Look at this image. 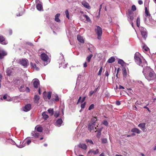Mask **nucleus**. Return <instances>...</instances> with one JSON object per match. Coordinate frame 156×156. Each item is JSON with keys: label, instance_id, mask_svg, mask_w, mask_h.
<instances>
[{"label": "nucleus", "instance_id": "f257e3e1", "mask_svg": "<svg viewBox=\"0 0 156 156\" xmlns=\"http://www.w3.org/2000/svg\"><path fill=\"white\" fill-rule=\"evenodd\" d=\"M143 72L146 78L148 81L154 80L156 79V75L153 70L149 67L144 68Z\"/></svg>", "mask_w": 156, "mask_h": 156}, {"label": "nucleus", "instance_id": "f03ea898", "mask_svg": "<svg viewBox=\"0 0 156 156\" xmlns=\"http://www.w3.org/2000/svg\"><path fill=\"white\" fill-rule=\"evenodd\" d=\"M140 55L137 52L135 54L134 59L136 63L139 66L143 67L144 68L147 66V63L144 59H141L140 58Z\"/></svg>", "mask_w": 156, "mask_h": 156}, {"label": "nucleus", "instance_id": "7ed1b4c3", "mask_svg": "<svg viewBox=\"0 0 156 156\" xmlns=\"http://www.w3.org/2000/svg\"><path fill=\"white\" fill-rule=\"evenodd\" d=\"M95 30L96 33L98 35V38L99 40L100 39L102 33V28L99 26H97Z\"/></svg>", "mask_w": 156, "mask_h": 156}, {"label": "nucleus", "instance_id": "20e7f679", "mask_svg": "<svg viewBox=\"0 0 156 156\" xmlns=\"http://www.w3.org/2000/svg\"><path fill=\"white\" fill-rule=\"evenodd\" d=\"M58 62L59 64V67L62 66L63 68H65L67 67V63L65 62V60L63 56L61 57L58 60Z\"/></svg>", "mask_w": 156, "mask_h": 156}, {"label": "nucleus", "instance_id": "39448f33", "mask_svg": "<svg viewBox=\"0 0 156 156\" xmlns=\"http://www.w3.org/2000/svg\"><path fill=\"white\" fill-rule=\"evenodd\" d=\"M140 29L142 37L145 39H146L147 37V32L146 29L142 27H140Z\"/></svg>", "mask_w": 156, "mask_h": 156}, {"label": "nucleus", "instance_id": "423d86ee", "mask_svg": "<svg viewBox=\"0 0 156 156\" xmlns=\"http://www.w3.org/2000/svg\"><path fill=\"white\" fill-rule=\"evenodd\" d=\"M21 65L26 67L28 64V61L27 59H22L20 61Z\"/></svg>", "mask_w": 156, "mask_h": 156}, {"label": "nucleus", "instance_id": "0eeeda50", "mask_svg": "<svg viewBox=\"0 0 156 156\" xmlns=\"http://www.w3.org/2000/svg\"><path fill=\"white\" fill-rule=\"evenodd\" d=\"M14 83L16 84H23V80L22 79L17 78L16 79L13 81Z\"/></svg>", "mask_w": 156, "mask_h": 156}, {"label": "nucleus", "instance_id": "6e6552de", "mask_svg": "<svg viewBox=\"0 0 156 156\" xmlns=\"http://www.w3.org/2000/svg\"><path fill=\"white\" fill-rule=\"evenodd\" d=\"M31 108V105L30 104H27L23 108V110L24 111L27 112L29 111Z\"/></svg>", "mask_w": 156, "mask_h": 156}, {"label": "nucleus", "instance_id": "1a4fd4ad", "mask_svg": "<svg viewBox=\"0 0 156 156\" xmlns=\"http://www.w3.org/2000/svg\"><path fill=\"white\" fill-rule=\"evenodd\" d=\"M33 82L34 87L36 88H37L40 84L39 80L37 79H34L33 80Z\"/></svg>", "mask_w": 156, "mask_h": 156}, {"label": "nucleus", "instance_id": "9d476101", "mask_svg": "<svg viewBox=\"0 0 156 156\" xmlns=\"http://www.w3.org/2000/svg\"><path fill=\"white\" fill-rule=\"evenodd\" d=\"M41 59L44 62L48 61V56L45 53H43L41 54Z\"/></svg>", "mask_w": 156, "mask_h": 156}, {"label": "nucleus", "instance_id": "9b49d317", "mask_svg": "<svg viewBox=\"0 0 156 156\" xmlns=\"http://www.w3.org/2000/svg\"><path fill=\"white\" fill-rule=\"evenodd\" d=\"M82 5L85 8L88 9H90L91 8L89 3L86 1L84 0L81 2Z\"/></svg>", "mask_w": 156, "mask_h": 156}, {"label": "nucleus", "instance_id": "f8f14e48", "mask_svg": "<svg viewBox=\"0 0 156 156\" xmlns=\"http://www.w3.org/2000/svg\"><path fill=\"white\" fill-rule=\"evenodd\" d=\"M96 120H95V121L92 123L89 124L88 126V128L89 129L92 130L94 129L96 124Z\"/></svg>", "mask_w": 156, "mask_h": 156}, {"label": "nucleus", "instance_id": "ddd939ff", "mask_svg": "<svg viewBox=\"0 0 156 156\" xmlns=\"http://www.w3.org/2000/svg\"><path fill=\"white\" fill-rule=\"evenodd\" d=\"M0 43L3 44H6L8 42L5 41V38L2 35H0Z\"/></svg>", "mask_w": 156, "mask_h": 156}, {"label": "nucleus", "instance_id": "4468645a", "mask_svg": "<svg viewBox=\"0 0 156 156\" xmlns=\"http://www.w3.org/2000/svg\"><path fill=\"white\" fill-rule=\"evenodd\" d=\"M6 55L7 53L5 51L2 50H0V60L3 59Z\"/></svg>", "mask_w": 156, "mask_h": 156}, {"label": "nucleus", "instance_id": "2eb2a0df", "mask_svg": "<svg viewBox=\"0 0 156 156\" xmlns=\"http://www.w3.org/2000/svg\"><path fill=\"white\" fill-rule=\"evenodd\" d=\"M63 121L61 119H59L56 121L55 124L58 127L61 126V124L62 123Z\"/></svg>", "mask_w": 156, "mask_h": 156}, {"label": "nucleus", "instance_id": "dca6fc26", "mask_svg": "<svg viewBox=\"0 0 156 156\" xmlns=\"http://www.w3.org/2000/svg\"><path fill=\"white\" fill-rule=\"evenodd\" d=\"M39 134L37 133L36 131H32L31 133V135L33 138H37L39 136Z\"/></svg>", "mask_w": 156, "mask_h": 156}, {"label": "nucleus", "instance_id": "f3484780", "mask_svg": "<svg viewBox=\"0 0 156 156\" xmlns=\"http://www.w3.org/2000/svg\"><path fill=\"white\" fill-rule=\"evenodd\" d=\"M145 123H140L138 125V126L144 131H145Z\"/></svg>", "mask_w": 156, "mask_h": 156}, {"label": "nucleus", "instance_id": "a211bd4d", "mask_svg": "<svg viewBox=\"0 0 156 156\" xmlns=\"http://www.w3.org/2000/svg\"><path fill=\"white\" fill-rule=\"evenodd\" d=\"M78 41L80 42L83 43L84 42V39L83 37L80 35H78L77 36Z\"/></svg>", "mask_w": 156, "mask_h": 156}, {"label": "nucleus", "instance_id": "6ab92c4d", "mask_svg": "<svg viewBox=\"0 0 156 156\" xmlns=\"http://www.w3.org/2000/svg\"><path fill=\"white\" fill-rule=\"evenodd\" d=\"M35 129L38 132H41L43 131V129L42 127L37 126L35 128Z\"/></svg>", "mask_w": 156, "mask_h": 156}, {"label": "nucleus", "instance_id": "aec40b11", "mask_svg": "<svg viewBox=\"0 0 156 156\" xmlns=\"http://www.w3.org/2000/svg\"><path fill=\"white\" fill-rule=\"evenodd\" d=\"M131 131L133 133H136L137 134H139L140 133V131L137 128H133L132 129Z\"/></svg>", "mask_w": 156, "mask_h": 156}, {"label": "nucleus", "instance_id": "412c9836", "mask_svg": "<svg viewBox=\"0 0 156 156\" xmlns=\"http://www.w3.org/2000/svg\"><path fill=\"white\" fill-rule=\"evenodd\" d=\"M36 8L39 11H41L43 9V6L41 4L38 3L37 5Z\"/></svg>", "mask_w": 156, "mask_h": 156}, {"label": "nucleus", "instance_id": "4be33fe9", "mask_svg": "<svg viewBox=\"0 0 156 156\" xmlns=\"http://www.w3.org/2000/svg\"><path fill=\"white\" fill-rule=\"evenodd\" d=\"M40 98L39 96L37 95H35L34 97V102L36 103H38Z\"/></svg>", "mask_w": 156, "mask_h": 156}, {"label": "nucleus", "instance_id": "5701e85b", "mask_svg": "<svg viewBox=\"0 0 156 156\" xmlns=\"http://www.w3.org/2000/svg\"><path fill=\"white\" fill-rule=\"evenodd\" d=\"M78 146L79 147L83 149H86L87 148L86 145L83 144H80L78 145Z\"/></svg>", "mask_w": 156, "mask_h": 156}, {"label": "nucleus", "instance_id": "b1692460", "mask_svg": "<svg viewBox=\"0 0 156 156\" xmlns=\"http://www.w3.org/2000/svg\"><path fill=\"white\" fill-rule=\"evenodd\" d=\"M47 112H44L42 114L43 118L45 120H46L48 118V115L46 114Z\"/></svg>", "mask_w": 156, "mask_h": 156}, {"label": "nucleus", "instance_id": "393cba45", "mask_svg": "<svg viewBox=\"0 0 156 156\" xmlns=\"http://www.w3.org/2000/svg\"><path fill=\"white\" fill-rule=\"evenodd\" d=\"M30 139V137H27L24 140V142H25L26 144L27 143L28 145L30 144L31 142V140Z\"/></svg>", "mask_w": 156, "mask_h": 156}, {"label": "nucleus", "instance_id": "a878e982", "mask_svg": "<svg viewBox=\"0 0 156 156\" xmlns=\"http://www.w3.org/2000/svg\"><path fill=\"white\" fill-rule=\"evenodd\" d=\"M21 85L19 87V90L20 91L24 92L25 90V88L24 87L23 84H21Z\"/></svg>", "mask_w": 156, "mask_h": 156}, {"label": "nucleus", "instance_id": "bb28decb", "mask_svg": "<svg viewBox=\"0 0 156 156\" xmlns=\"http://www.w3.org/2000/svg\"><path fill=\"white\" fill-rule=\"evenodd\" d=\"M60 16L59 13L57 14L55 16V20L57 22H59L60 21V20L59 19V17Z\"/></svg>", "mask_w": 156, "mask_h": 156}, {"label": "nucleus", "instance_id": "cd10ccee", "mask_svg": "<svg viewBox=\"0 0 156 156\" xmlns=\"http://www.w3.org/2000/svg\"><path fill=\"white\" fill-rule=\"evenodd\" d=\"M99 152L98 149H97L95 151H94L93 150H90L88 152V154H97Z\"/></svg>", "mask_w": 156, "mask_h": 156}, {"label": "nucleus", "instance_id": "c85d7f7f", "mask_svg": "<svg viewBox=\"0 0 156 156\" xmlns=\"http://www.w3.org/2000/svg\"><path fill=\"white\" fill-rule=\"evenodd\" d=\"M26 144L25 142H24L23 141L22 142H20V144L19 146H18L17 145H16L18 147L20 148H22L25 147L26 145Z\"/></svg>", "mask_w": 156, "mask_h": 156}, {"label": "nucleus", "instance_id": "c756f323", "mask_svg": "<svg viewBox=\"0 0 156 156\" xmlns=\"http://www.w3.org/2000/svg\"><path fill=\"white\" fill-rule=\"evenodd\" d=\"M118 63L121 65L122 66H124L125 65V63L124 61L121 59H119L118 61Z\"/></svg>", "mask_w": 156, "mask_h": 156}, {"label": "nucleus", "instance_id": "7c9ffc66", "mask_svg": "<svg viewBox=\"0 0 156 156\" xmlns=\"http://www.w3.org/2000/svg\"><path fill=\"white\" fill-rule=\"evenodd\" d=\"M91 46L90 48H88V50L90 52L92 53L94 51L95 48L92 45H91Z\"/></svg>", "mask_w": 156, "mask_h": 156}, {"label": "nucleus", "instance_id": "2f4dec72", "mask_svg": "<svg viewBox=\"0 0 156 156\" xmlns=\"http://www.w3.org/2000/svg\"><path fill=\"white\" fill-rule=\"evenodd\" d=\"M30 64L31 66L34 68H35L36 70H39V68L37 67L35 63H33L32 62H31Z\"/></svg>", "mask_w": 156, "mask_h": 156}, {"label": "nucleus", "instance_id": "473e14b6", "mask_svg": "<svg viewBox=\"0 0 156 156\" xmlns=\"http://www.w3.org/2000/svg\"><path fill=\"white\" fill-rule=\"evenodd\" d=\"M115 61V59L113 57H112L108 59L107 62L109 63H112L114 62Z\"/></svg>", "mask_w": 156, "mask_h": 156}, {"label": "nucleus", "instance_id": "72a5a7b5", "mask_svg": "<svg viewBox=\"0 0 156 156\" xmlns=\"http://www.w3.org/2000/svg\"><path fill=\"white\" fill-rule=\"evenodd\" d=\"M93 55L92 54H91L87 56L86 58V60L88 62H90L91 59L93 57Z\"/></svg>", "mask_w": 156, "mask_h": 156}, {"label": "nucleus", "instance_id": "f704fd0d", "mask_svg": "<svg viewBox=\"0 0 156 156\" xmlns=\"http://www.w3.org/2000/svg\"><path fill=\"white\" fill-rule=\"evenodd\" d=\"M48 112L51 115H52L54 114V110L52 108H49L48 110Z\"/></svg>", "mask_w": 156, "mask_h": 156}, {"label": "nucleus", "instance_id": "c9c22d12", "mask_svg": "<svg viewBox=\"0 0 156 156\" xmlns=\"http://www.w3.org/2000/svg\"><path fill=\"white\" fill-rule=\"evenodd\" d=\"M136 25L138 27H139L140 25V19L139 17H138L136 20Z\"/></svg>", "mask_w": 156, "mask_h": 156}, {"label": "nucleus", "instance_id": "e433bc0d", "mask_svg": "<svg viewBox=\"0 0 156 156\" xmlns=\"http://www.w3.org/2000/svg\"><path fill=\"white\" fill-rule=\"evenodd\" d=\"M5 73L6 74H5V75H6L7 76L10 77V69L9 68H7L6 70Z\"/></svg>", "mask_w": 156, "mask_h": 156}, {"label": "nucleus", "instance_id": "4c0bfd02", "mask_svg": "<svg viewBox=\"0 0 156 156\" xmlns=\"http://www.w3.org/2000/svg\"><path fill=\"white\" fill-rule=\"evenodd\" d=\"M145 14L146 15L145 16H151L149 11L147 10L146 7L145 8Z\"/></svg>", "mask_w": 156, "mask_h": 156}, {"label": "nucleus", "instance_id": "58836bf2", "mask_svg": "<svg viewBox=\"0 0 156 156\" xmlns=\"http://www.w3.org/2000/svg\"><path fill=\"white\" fill-rule=\"evenodd\" d=\"M102 123L106 126H108V123L106 120H104L102 122Z\"/></svg>", "mask_w": 156, "mask_h": 156}, {"label": "nucleus", "instance_id": "ea45409f", "mask_svg": "<svg viewBox=\"0 0 156 156\" xmlns=\"http://www.w3.org/2000/svg\"><path fill=\"white\" fill-rule=\"evenodd\" d=\"M54 116L56 118L58 117L59 115V112L58 111H56L54 113Z\"/></svg>", "mask_w": 156, "mask_h": 156}, {"label": "nucleus", "instance_id": "a19ab883", "mask_svg": "<svg viewBox=\"0 0 156 156\" xmlns=\"http://www.w3.org/2000/svg\"><path fill=\"white\" fill-rule=\"evenodd\" d=\"M97 90V89H95L94 91H92V90L90 91L89 92V96H91L93 94L95 93V92H96Z\"/></svg>", "mask_w": 156, "mask_h": 156}, {"label": "nucleus", "instance_id": "79ce46f5", "mask_svg": "<svg viewBox=\"0 0 156 156\" xmlns=\"http://www.w3.org/2000/svg\"><path fill=\"white\" fill-rule=\"evenodd\" d=\"M83 17H85L86 19V20L87 21L89 22L90 21V18L87 15H83Z\"/></svg>", "mask_w": 156, "mask_h": 156}, {"label": "nucleus", "instance_id": "37998d69", "mask_svg": "<svg viewBox=\"0 0 156 156\" xmlns=\"http://www.w3.org/2000/svg\"><path fill=\"white\" fill-rule=\"evenodd\" d=\"M143 50H144L146 51H147L149 50V48L145 45L143 46Z\"/></svg>", "mask_w": 156, "mask_h": 156}, {"label": "nucleus", "instance_id": "c03bdc74", "mask_svg": "<svg viewBox=\"0 0 156 156\" xmlns=\"http://www.w3.org/2000/svg\"><path fill=\"white\" fill-rule=\"evenodd\" d=\"M7 95L5 94L3 96V98L2 97L0 98V99L2 100H3L4 99L6 101H8V100H7Z\"/></svg>", "mask_w": 156, "mask_h": 156}, {"label": "nucleus", "instance_id": "a18cd8bd", "mask_svg": "<svg viewBox=\"0 0 156 156\" xmlns=\"http://www.w3.org/2000/svg\"><path fill=\"white\" fill-rule=\"evenodd\" d=\"M65 14L66 15V17L69 19V11L68 10H66L65 12Z\"/></svg>", "mask_w": 156, "mask_h": 156}, {"label": "nucleus", "instance_id": "49530a36", "mask_svg": "<svg viewBox=\"0 0 156 156\" xmlns=\"http://www.w3.org/2000/svg\"><path fill=\"white\" fill-rule=\"evenodd\" d=\"M129 15L130 17V20H131V22H132L133 19V17L132 14L130 13H129Z\"/></svg>", "mask_w": 156, "mask_h": 156}, {"label": "nucleus", "instance_id": "de8ad7c7", "mask_svg": "<svg viewBox=\"0 0 156 156\" xmlns=\"http://www.w3.org/2000/svg\"><path fill=\"white\" fill-rule=\"evenodd\" d=\"M101 141L103 143H104V144L106 143L107 142V139L106 138L102 139L101 140Z\"/></svg>", "mask_w": 156, "mask_h": 156}, {"label": "nucleus", "instance_id": "09e8293b", "mask_svg": "<svg viewBox=\"0 0 156 156\" xmlns=\"http://www.w3.org/2000/svg\"><path fill=\"white\" fill-rule=\"evenodd\" d=\"M123 74L124 77H126L127 75V73L126 69L123 70Z\"/></svg>", "mask_w": 156, "mask_h": 156}, {"label": "nucleus", "instance_id": "8fccbe9b", "mask_svg": "<svg viewBox=\"0 0 156 156\" xmlns=\"http://www.w3.org/2000/svg\"><path fill=\"white\" fill-rule=\"evenodd\" d=\"M86 141L87 143H90L92 144H93V143L92 140L89 139H87L86 140Z\"/></svg>", "mask_w": 156, "mask_h": 156}, {"label": "nucleus", "instance_id": "3c124183", "mask_svg": "<svg viewBox=\"0 0 156 156\" xmlns=\"http://www.w3.org/2000/svg\"><path fill=\"white\" fill-rule=\"evenodd\" d=\"M102 67H101L100 69H99V71L98 73V75H101V72H102Z\"/></svg>", "mask_w": 156, "mask_h": 156}, {"label": "nucleus", "instance_id": "603ef678", "mask_svg": "<svg viewBox=\"0 0 156 156\" xmlns=\"http://www.w3.org/2000/svg\"><path fill=\"white\" fill-rule=\"evenodd\" d=\"M94 105L93 104H92L89 106L88 109L89 110H90L94 108Z\"/></svg>", "mask_w": 156, "mask_h": 156}, {"label": "nucleus", "instance_id": "864d4df0", "mask_svg": "<svg viewBox=\"0 0 156 156\" xmlns=\"http://www.w3.org/2000/svg\"><path fill=\"white\" fill-rule=\"evenodd\" d=\"M47 97L49 99H50L51 97V93L50 92H49L48 93Z\"/></svg>", "mask_w": 156, "mask_h": 156}, {"label": "nucleus", "instance_id": "5fc2aeb1", "mask_svg": "<svg viewBox=\"0 0 156 156\" xmlns=\"http://www.w3.org/2000/svg\"><path fill=\"white\" fill-rule=\"evenodd\" d=\"M136 7L135 5H133L132 6V10L133 11H134L136 10Z\"/></svg>", "mask_w": 156, "mask_h": 156}, {"label": "nucleus", "instance_id": "6e6d98bb", "mask_svg": "<svg viewBox=\"0 0 156 156\" xmlns=\"http://www.w3.org/2000/svg\"><path fill=\"white\" fill-rule=\"evenodd\" d=\"M85 104H86V103L84 102L81 105V107L82 108H85Z\"/></svg>", "mask_w": 156, "mask_h": 156}, {"label": "nucleus", "instance_id": "4d7b16f0", "mask_svg": "<svg viewBox=\"0 0 156 156\" xmlns=\"http://www.w3.org/2000/svg\"><path fill=\"white\" fill-rule=\"evenodd\" d=\"M10 144L14 145L16 144V143L12 140L10 139Z\"/></svg>", "mask_w": 156, "mask_h": 156}, {"label": "nucleus", "instance_id": "13d9d810", "mask_svg": "<svg viewBox=\"0 0 156 156\" xmlns=\"http://www.w3.org/2000/svg\"><path fill=\"white\" fill-rule=\"evenodd\" d=\"M26 92L27 93L29 92L30 91V88L28 87H27L26 89H25V90Z\"/></svg>", "mask_w": 156, "mask_h": 156}, {"label": "nucleus", "instance_id": "bf43d9fd", "mask_svg": "<svg viewBox=\"0 0 156 156\" xmlns=\"http://www.w3.org/2000/svg\"><path fill=\"white\" fill-rule=\"evenodd\" d=\"M101 129H99L98 130V133L97 134V136H98V135H101Z\"/></svg>", "mask_w": 156, "mask_h": 156}, {"label": "nucleus", "instance_id": "052dcab7", "mask_svg": "<svg viewBox=\"0 0 156 156\" xmlns=\"http://www.w3.org/2000/svg\"><path fill=\"white\" fill-rule=\"evenodd\" d=\"M59 100L58 98L57 95H56L55 98V101H58Z\"/></svg>", "mask_w": 156, "mask_h": 156}, {"label": "nucleus", "instance_id": "680f3d73", "mask_svg": "<svg viewBox=\"0 0 156 156\" xmlns=\"http://www.w3.org/2000/svg\"><path fill=\"white\" fill-rule=\"evenodd\" d=\"M121 103H120V101H116V104L117 105H120Z\"/></svg>", "mask_w": 156, "mask_h": 156}, {"label": "nucleus", "instance_id": "e2e57ef3", "mask_svg": "<svg viewBox=\"0 0 156 156\" xmlns=\"http://www.w3.org/2000/svg\"><path fill=\"white\" fill-rule=\"evenodd\" d=\"M23 12H22L20 13H19L17 15V16H21L23 14Z\"/></svg>", "mask_w": 156, "mask_h": 156}, {"label": "nucleus", "instance_id": "0e129e2a", "mask_svg": "<svg viewBox=\"0 0 156 156\" xmlns=\"http://www.w3.org/2000/svg\"><path fill=\"white\" fill-rule=\"evenodd\" d=\"M105 75L106 76H108L109 75V73H108V72L107 71H106L105 73Z\"/></svg>", "mask_w": 156, "mask_h": 156}, {"label": "nucleus", "instance_id": "69168bd1", "mask_svg": "<svg viewBox=\"0 0 156 156\" xmlns=\"http://www.w3.org/2000/svg\"><path fill=\"white\" fill-rule=\"evenodd\" d=\"M138 3L140 5H142L143 4V2L140 0L138 1Z\"/></svg>", "mask_w": 156, "mask_h": 156}, {"label": "nucleus", "instance_id": "338daca9", "mask_svg": "<svg viewBox=\"0 0 156 156\" xmlns=\"http://www.w3.org/2000/svg\"><path fill=\"white\" fill-rule=\"evenodd\" d=\"M87 66V63L86 62H85L83 64V67H86Z\"/></svg>", "mask_w": 156, "mask_h": 156}, {"label": "nucleus", "instance_id": "774afa93", "mask_svg": "<svg viewBox=\"0 0 156 156\" xmlns=\"http://www.w3.org/2000/svg\"><path fill=\"white\" fill-rule=\"evenodd\" d=\"M85 98H86L85 97H83L82 98V100H81V102H82V103L85 100Z\"/></svg>", "mask_w": 156, "mask_h": 156}]
</instances>
